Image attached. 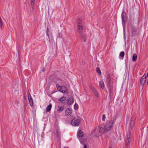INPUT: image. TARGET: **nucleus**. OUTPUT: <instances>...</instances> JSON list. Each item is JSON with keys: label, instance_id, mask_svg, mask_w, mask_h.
<instances>
[{"label": "nucleus", "instance_id": "20e7f679", "mask_svg": "<svg viewBox=\"0 0 148 148\" xmlns=\"http://www.w3.org/2000/svg\"><path fill=\"white\" fill-rule=\"evenodd\" d=\"M80 122V120L79 119L74 118L71 121V123L73 126H77L79 125Z\"/></svg>", "mask_w": 148, "mask_h": 148}, {"label": "nucleus", "instance_id": "7ed1b4c3", "mask_svg": "<svg viewBox=\"0 0 148 148\" xmlns=\"http://www.w3.org/2000/svg\"><path fill=\"white\" fill-rule=\"evenodd\" d=\"M56 86L57 87V90L62 92L64 93H67L68 92L67 89L64 86H62L60 87L59 85L57 84L56 85Z\"/></svg>", "mask_w": 148, "mask_h": 148}, {"label": "nucleus", "instance_id": "cd10ccee", "mask_svg": "<svg viewBox=\"0 0 148 148\" xmlns=\"http://www.w3.org/2000/svg\"><path fill=\"white\" fill-rule=\"evenodd\" d=\"M106 118V115L105 114H103L102 116V120L103 121H104Z\"/></svg>", "mask_w": 148, "mask_h": 148}, {"label": "nucleus", "instance_id": "f03ea898", "mask_svg": "<svg viewBox=\"0 0 148 148\" xmlns=\"http://www.w3.org/2000/svg\"><path fill=\"white\" fill-rule=\"evenodd\" d=\"M84 133L82 130H78L77 134V138L79 140L81 143L83 144L84 143V142L86 140V139L84 140L83 139V138L84 137Z\"/></svg>", "mask_w": 148, "mask_h": 148}, {"label": "nucleus", "instance_id": "c85d7f7f", "mask_svg": "<svg viewBox=\"0 0 148 148\" xmlns=\"http://www.w3.org/2000/svg\"><path fill=\"white\" fill-rule=\"evenodd\" d=\"M14 103H15V104L16 105H18V103H19L18 102L17 100L15 101Z\"/></svg>", "mask_w": 148, "mask_h": 148}, {"label": "nucleus", "instance_id": "9b49d317", "mask_svg": "<svg viewBox=\"0 0 148 148\" xmlns=\"http://www.w3.org/2000/svg\"><path fill=\"white\" fill-rule=\"evenodd\" d=\"M106 83L108 86H110L111 84L110 76V74H108L106 79Z\"/></svg>", "mask_w": 148, "mask_h": 148}, {"label": "nucleus", "instance_id": "e433bc0d", "mask_svg": "<svg viewBox=\"0 0 148 148\" xmlns=\"http://www.w3.org/2000/svg\"><path fill=\"white\" fill-rule=\"evenodd\" d=\"M148 79H147V82H148Z\"/></svg>", "mask_w": 148, "mask_h": 148}, {"label": "nucleus", "instance_id": "dca6fc26", "mask_svg": "<svg viewBox=\"0 0 148 148\" xmlns=\"http://www.w3.org/2000/svg\"><path fill=\"white\" fill-rule=\"evenodd\" d=\"M52 105L51 104H49L48 106L46 108V112H47L50 111L51 109Z\"/></svg>", "mask_w": 148, "mask_h": 148}, {"label": "nucleus", "instance_id": "2f4dec72", "mask_svg": "<svg viewBox=\"0 0 148 148\" xmlns=\"http://www.w3.org/2000/svg\"><path fill=\"white\" fill-rule=\"evenodd\" d=\"M46 34H47V36L49 38V34H48V33H46Z\"/></svg>", "mask_w": 148, "mask_h": 148}, {"label": "nucleus", "instance_id": "a19ab883", "mask_svg": "<svg viewBox=\"0 0 148 148\" xmlns=\"http://www.w3.org/2000/svg\"><path fill=\"white\" fill-rule=\"evenodd\" d=\"M64 148H65V147Z\"/></svg>", "mask_w": 148, "mask_h": 148}, {"label": "nucleus", "instance_id": "5701e85b", "mask_svg": "<svg viewBox=\"0 0 148 148\" xmlns=\"http://www.w3.org/2000/svg\"><path fill=\"white\" fill-rule=\"evenodd\" d=\"M93 92H94L95 96L97 97H98L99 95L97 92L96 90H93Z\"/></svg>", "mask_w": 148, "mask_h": 148}, {"label": "nucleus", "instance_id": "473e14b6", "mask_svg": "<svg viewBox=\"0 0 148 148\" xmlns=\"http://www.w3.org/2000/svg\"><path fill=\"white\" fill-rule=\"evenodd\" d=\"M42 71L44 72L45 71V69L44 68H43L42 69Z\"/></svg>", "mask_w": 148, "mask_h": 148}, {"label": "nucleus", "instance_id": "7c9ffc66", "mask_svg": "<svg viewBox=\"0 0 148 148\" xmlns=\"http://www.w3.org/2000/svg\"><path fill=\"white\" fill-rule=\"evenodd\" d=\"M112 88L111 87H110L109 90L110 93H111Z\"/></svg>", "mask_w": 148, "mask_h": 148}, {"label": "nucleus", "instance_id": "4c0bfd02", "mask_svg": "<svg viewBox=\"0 0 148 148\" xmlns=\"http://www.w3.org/2000/svg\"><path fill=\"white\" fill-rule=\"evenodd\" d=\"M147 84L148 85V82H147Z\"/></svg>", "mask_w": 148, "mask_h": 148}, {"label": "nucleus", "instance_id": "4468645a", "mask_svg": "<svg viewBox=\"0 0 148 148\" xmlns=\"http://www.w3.org/2000/svg\"><path fill=\"white\" fill-rule=\"evenodd\" d=\"M83 29L82 25H77V31L79 34L82 33Z\"/></svg>", "mask_w": 148, "mask_h": 148}, {"label": "nucleus", "instance_id": "f257e3e1", "mask_svg": "<svg viewBox=\"0 0 148 148\" xmlns=\"http://www.w3.org/2000/svg\"><path fill=\"white\" fill-rule=\"evenodd\" d=\"M116 119L115 118H112L111 120L107 122L105 126L104 131H108L113 128L114 125L116 121Z\"/></svg>", "mask_w": 148, "mask_h": 148}, {"label": "nucleus", "instance_id": "b1692460", "mask_svg": "<svg viewBox=\"0 0 148 148\" xmlns=\"http://www.w3.org/2000/svg\"><path fill=\"white\" fill-rule=\"evenodd\" d=\"M74 109L75 110H77L78 108V105L76 104V103H75L74 106Z\"/></svg>", "mask_w": 148, "mask_h": 148}, {"label": "nucleus", "instance_id": "2eb2a0df", "mask_svg": "<svg viewBox=\"0 0 148 148\" xmlns=\"http://www.w3.org/2000/svg\"><path fill=\"white\" fill-rule=\"evenodd\" d=\"M58 107V108L57 110V112L58 113H59L62 111L64 109V107L63 106H59Z\"/></svg>", "mask_w": 148, "mask_h": 148}, {"label": "nucleus", "instance_id": "c756f323", "mask_svg": "<svg viewBox=\"0 0 148 148\" xmlns=\"http://www.w3.org/2000/svg\"><path fill=\"white\" fill-rule=\"evenodd\" d=\"M49 32V29L48 27H47V33H48Z\"/></svg>", "mask_w": 148, "mask_h": 148}, {"label": "nucleus", "instance_id": "423d86ee", "mask_svg": "<svg viewBox=\"0 0 148 148\" xmlns=\"http://www.w3.org/2000/svg\"><path fill=\"white\" fill-rule=\"evenodd\" d=\"M130 136V132L129 131L127 134V139L125 141L126 145L127 146H128L130 144V142L131 141Z\"/></svg>", "mask_w": 148, "mask_h": 148}, {"label": "nucleus", "instance_id": "4be33fe9", "mask_svg": "<svg viewBox=\"0 0 148 148\" xmlns=\"http://www.w3.org/2000/svg\"><path fill=\"white\" fill-rule=\"evenodd\" d=\"M97 71L98 74L99 75L101 74V70L98 67H97L96 69Z\"/></svg>", "mask_w": 148, "mask_h": 148}, {"label": "nucleus", "instance_id": "58836bf2", "mask_svg": "<svg viewBox=\"0 0 148 148\" xmlns=\"http://www.w3.org/2000/svg\"><path fill=\"white\" fill-rule=\"evenodd\" d=\"M126 125H127V123H126Z\"/></svg>", "mask_w": 148, "mask_h": 148}, {"label": "nucleus", "instance_id": "0eeeda50", "mask_svg": "<svg viewBox=\"0 0 148 148\" xmlns=\"http://www.w3.org/2000/svg\"><path fill=\"white\" fill-rule=\"evenodd\" d=\"M135 119V117L132 116V120L131 121H130L129 124L128 125H129L128 126L130 127V129L131 130H132V128L134 126V124L135 123L134 120Z\"/></svg>", "mask_w": 148, "mask_h": 148}, {"label": "nucleus", "instance_id": "393cba45", "mask_svg": "<svg viewBox=\"0 0 148 148\" xmlns=\"http://www.w3.org/2000/svg\"><path fill=\"white\" fill-rule=\"evenodd\" d=\"M122 24L123 26V28H124V27L125 26V22L126 21V20H122Z\"/></svg>", "mask_w": 148, "mask_h": 148}, {"label": "nucleus", "instance_id": "f8f14e48", "mask_svg": "<svg viewBox=\"0 0 148 148\" xmlns=\"http://www.w3.org/2000/svg\"><path fill=\"white\" fill-rule=\"evenodd\" d=\"M65 115L68 116L69 115L72 113V111L71 109L70 108H68L65 110Z\"/></svg>", "mask_w": 148, "mask_h": 148}, {"label": "nucleus", "instance_id": "a878e982", "mask_svg": "<svg viewBox=\"0 0 148 148\" xmlns=\"http://www.w3.org/2000/svg\"><path fill=\"white\" fill-rule=\"evenodd\" d=\"M124 56V53L123 51L121 52L119 54V56L121 57H123Z\"/></svg>", "mask_w": 148, "mask_h": 148}, {"label": "nucleus", "instance_id": "f704fd0d", "mask_svg": "<svg viewBox=\"0 0 148 148\" xmlns=\"http://www.w3.org/2000/svg\"><path fill=\"white\" fill-rule=\"evenodd\" d=\"M136 35V33H135V34H132V36H135Z\"/></svg>", "mask_w": 148, "mask_h": 148}, {"label": "nucleus", "instance_id": "aec40b11", "mask_svg": "<svg viewBox=\"0 0 148 148\" xmlns=\"http://www.w3.org/2000/svg\"><path fill=\"white\" fill-rule=\"evenodd\" d=\"M77 24V25H82V20L80 18L78 19Z\"/></svg>", "mask_w": 148, "mask_h": 148}, {"label": "nucleus", "instance_id": "ea45409f", "mask_svg": "<svg viewBox=\"0 0 148 148\" xmlns=\"http://www.w3.org/2000/svg\"><path fill=\"white\" fill-rule=\"evenodd\" d=\"M110 148H111V147H110Z\"/></svg>", "mask_w": 148, "mask_h": 148}, {"label": "nucleus", "instance_id": "1a4fd4ad", "mask_svg": "<svg viewBox=\"0 0 148 148\" xmlns=\"http://www.w3.org/2000/svg\"><path fill=\"white\" fill-rule=\"evenodd\" d=\"M147 76L144 75L141 78L140 80V84L143 86L146 80Z\"/></svg>", "mask_w": 148, "mask_h": 148}, {"label": "nucleus", "instance_id": "72a5a7b5", "mask_svg": "<svg viewBox=\"0 0 148 148\" xmlns=\"http://www.w3.org/2000/svg\"><path fill=\"white\" fill-rule=\"evenodd\" d=\"M84 148H87V146H86V145H84Z\"/></svg>", "mask_w": 148, "mask_h": 148}, {"label": "nucleus", "instance_id": "f3484780", "mask_svg": "<svg viewBox=\"0 0 148 148\" xmlns=\"http://www.w3.org/2000/svg\"><path fill=\"white\" fill-rule=\"evenodd\" d=\"M99 86L101 88L103 89L104 87V82L103 81H101L99 82Z\"/></svg>", "mask_w": 148, "mask_h": 148}, {"label": "nucleus", "instance_id": "ddd939ff", "mask_svg": "<svg viewBox=\"0 0 148 148\" xmlns=\"http://www.w3.org/2000/svg\"><path fill=\"white\" fill-rule=\"evenodd\" d=\"M126 14L124 11L122 12L121 14L122 20H126Z\"/></svg>", "mask_w": 148, "mask_h": 148}, {"label": "nucleus", "instance_id": "412c9836", "mask_svg": "<svg viewBox=\"0 0 148 148\" xmlns=\"http://www.w3.org/2000/svg\"><path fill=\"white\" fill-rule=\"evenodd\" d=\"M34 0H31V6L32 7V9H34Z\"/></svg>", "mask_w": 148, "mask_h": 148}, {"label": "nucleus", "instance_id": "9d476101", "mask_svg": "<svg viewBox=\"0 0 148 148\" xmlns=\"http://www.w3.org/2000/svg\"><path fill=\"white\" fill-rule=\"evenodd\" d=\"M79 36L81 40H83L84 42L86 41V36L85 34H83L82 33H79Z\"/></svg>", "mask_w": 148, "mask_h": 148}, {"label": "nucleus", "instance_id": "a211bd4d", "mask_svg": "<svg viewBox=\"0 0 148 148\" xmlns=\"http://www.w3.org/2000/svg\"><path fill=\"white\" fill-rule=\"evenodd\" d=\"M137 56L136 54L134 53L133 55L132 60L134 61H135L136 60Z\"/></svg>", "mask_w": 148, "mask_h": 148}, {"label": "nucleus", "instance_id": "39448f33", "mask_svg": "<svg viewBox=\"0 0 148 148\" xmlns=\"http://www.w3.org/2000/svg\"><path fill=\"white\" fill-rule=\"evenodd\" d=\"M104 131L103 127H100L99 130H95L93 132L94 135L96 137H98Z\"/></svg>", "mask_w": 148, "mask_h": 148}, {"label": "nucleus", "instance_id": "c9c22d12", "mask_svg": "<svg viewBox=\"0 0 148 148\" xmlns=\"http://www.w3.org/2000/svg\"><path fill=\"white\" fill-rule=\"evenodd\" d=\"M147 78H148V73H147Z\"/></svg>", "mask_w": 148, "mask_h": 148}, {"label": "nucleus", "instance_id": "6ab92c4d", "mask_svg": "<svg viewBox=\"0 0 148 148\" xmlns=\"http://www.w3.org/2000/svg\"><path fill=\"white\" fill-rule=\"evenodd\" d=\"M66 97L63 96L60 99H59V101L61 102H63L66 99Z\"/></svg>", "mask_w": 148, "mask_h": 148}, {"label": "nucleus", "instance_id": "bb28decb", "mask_svg": "<svg viewBox=\"0 0 148 148\" xmlns=\"http://www.w3.org/2000/svg\"><path fill=\"white\" fill-rule=\"evenodd\" d=\"M69 102L70 103H72L73 102V100L72 98L71 97L69 99Z\"/></svg>", "mask_w": 148, "mask_h": 148}, {"label": "nucleus", "instance_id": "6e6552de", "mask_svg": "<svg viewBox=\"0 0 148 148\" xmlns=\"http://www.w3.org/2000/svg\"><path fill=\"white\" fill-rule=\"evenodd\" d=\"M27 93L28 97V99L29 100L30 106L31 107H32L33 105V99L32 98L31 96L30 95L29 91L28 90L27 91Z\"/></svg>", "mask_w": 148, "mask_h": 148}]
</instances>
